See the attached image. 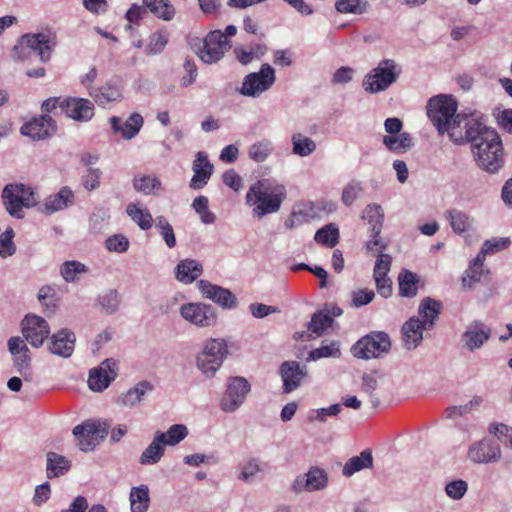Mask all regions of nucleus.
<instances>
[{
    "instance_id": "obj_1",
    "label": "nucleus",
    "mask_w": 512,
    "mask_h": 512,
    "mask_svg": "<svg viewBox=\"0 0 512 512\" xmlns=\"http://www.w3.org/2000/svg\"><path fill=\"white\" fill-rule=\"evenodd\" d=\"M471 144V151L478 164L484 171L497 173L504 164L503 146L498 133L486 125L483 115L471 118L466 124V132L462 140L456 144Z\"/></svg>"
},
{
    "instance_id": "obj_2",
    "label": "nucleus",
    "mask_w": 512,
    "mask_h": 512,
    "mask_svg": "<svg viewBox=\"0 0 512 512\" xmlns=\"http://www.w3.org/2000/svg\"><path fill=\"white\" fill-rule=\"evenodd\" d=\"M457 101L446 94L436 95L427 103V116L440 135L447 133L454 143L462 140L466 124L471 118H480L479 113L457 114Z\"/></svg>"
},
{
    "instance_id": "obj_3",
    "label": "nucleus",
    "mask_w": 512,
    "mask_h": 512,
    "mask_svg": "<svg viewBox=\"0 0 512 512\" xmlns=\"http://www.w3.org/2000/svg\"><path fill=\"white\" fill-rule=\"evenodd\" d=\"M286 188L283 184L270 179L254 183L246 194V202L253 206V215L259 219L279 211L286 199Z\"/></svg>"
},
{
    "instance_id": "obj_4",
    "label": "nucleus",
    "mask_w": 512,
    "mask_h": 512,
    "mask_svg": "<svg viewBox=\"0 0 512 512\" xmlns=\"http://www.w3.org/2000/svg\"><path fill=\"white\" fill-rule=\"evenodd\" d=\"M2 200L7 213L16 219L24 218V208L30 209L39 203L36 189L24 183L5 185L2 190Z\"/></svg>"
},
{
    "instance_id": "obj_5",
    "label": "nucleus",
    "mask_w": 512,
    "mask_h": 512,
    "mask_svg": "<svg viewBox=\"0 0 512 512\" xmlns=\"http://www.w3.org/2000/svg\"><path fill=\"white\" fill-rule=\"evenodd\" d=\"M401 74L402 67L394 59H382L365 74L362 88L369 94L384 92L398 81Z\"/></svg>"
},
{
    "instance_id": "obj_6",
    "label": "nucleus",
    "mask_w": 512,
    "mask_h": 512,
    "mask_svg": "<svg viewBox=\"0 0 512 512\" xmlns=\"http://www.w3.org/2000/svg\"><path fill=\"white\" fill-rule=\"evenodd\" d=\"M228 348L225 340L211 338L204 342L202 350L196 354L195 365L207 379H212L221 368Z\"/></svg>"
},
{
    "instance_id": "obj_7",
    "label": "nucleus",
    "mask_w": 512,
    "mask_h": 512,
    "mask_svg": "<svg viewBox=\"0 0 512 512\" xmlns=\"http://www.w3.org/2000/svg\"><path fill=\"white\" fill-rule=\"evenodd\" d=\"M57 44L56 34L51 30L22 35L14 47L19 58H26L25 50L36 53L43 63L49 62Z\"/></svg>"
},
{
    "instance_id": "obj_8",
    "label": "nucleus",
    "mask_w": 512,
    "mask_h": 512,
    "mask_svg": "<svg viewBox=\"0 0 512 512\" xmlns=\"http://www.w3.org/2000/svg\"><path fill=\"white\" fill-rule=\"evenodd\" d=\"M275 81L274 68L270 64L264 63L258 72H251L243 78L238 92L245 97L257 98L268 91Z\"/></svg>"
},
{
    "instance_id": "obj_9",
    "label": "nucleus",
    "mask_w": 512,
    "mask_h": 512,
    "mask_svg": "<svg viewBox=\"0 0 512 512\" xmlns=\"http://www.w3.org/2000/svg\"><path fill=\"white\" fill-rule=\"evenodd\" d=\"M391 340L385 332H372L359 339L352 347L351 353L359 359H373L388 353Z\"/></svg>"
},
{
    "instance_id": "obj_10",
    "label": "nucleus",
    "mask_w": 512,
    "mask_h": 512,
    "mask_svg": "<svg viewBox=\"0 0 512 512\" xmlns=\"http://www.w3.org/2000/svg\"><path fill=\"white\" fill-rule=\"evenodd\" d=\"M196 48V53L199 58L206 64H212L219 61L224 53L230 47V41L226 38L221 30L209 32L205 38L199 40V46Z\"/></svg>"
},
{
    "instance_id": "obj_11",
    "label": "nucleus",
    "mask_w": 512,
    "mask_h": 512,
    "mask_svg": "<svg viewBox=\"0 0 512 512\" xmlns=\"http://www.w3.org/2000/svg\"><path fill=\"white\" fill-rule=\"evenodd\" d=\"M106 423L87 420L73 428V435L82 451H92L107 436Z\"/></svg>"
},
{
    "instance_id": "obj_12",
    "label": "nucleus",
    "mask_w": 512,
    "mask_h": 512,
    "mask_svg": "<svg viewBox=\"0 0 512 512\" xmlns=\"http://www.w3.org/2000/svg\"><path fill=\"white\" fill-rule=\"evenodd\" d=\"M251 391V384L245 377H230L227 381L226 391L220 401L222 411L235 412L243 405L247 395Z\"/></svg>"
},
{
    "instance_id": "obj_13",
    "label": "nucleus",
    "mask_w": 512,
    "mask_h": 512,
    "mask_svg": "<svg viewBox=\"0 0 512 512\" xmlns=\"http://www.w3.org/2000/svg\"><path fill=\"white\" fill-rule=\"evenodd\" d=\"M179 313L188 323L200 327H212L217 323L215 309L202 302H187L180 306Z\"/></svg>"
},
{
    "instance_id": "obj_14",
    "label": "nucleus",
    "mask_w": 512,
    "mask_h": 512,
    "mask_svg": "<svg viewBox=\"0 0 512 512\" xmlns=\"http://www.w3.org/2000/svg\"><path fill=\"white\" fill-rule=\"evenodd\" d=\"M21 333L25 340L33 347L40 348L50 335V326L41 316L29 313L20 323Z\"/></svg>"
},
{
    "instance_id": "obj_15",
    "label": "nucleus",
    "mask_w": 512,
    "mask_h": 512,
    "mask_svg": "<svg viewBox=\"0 0 512 512\" xmlns=\"http://www.w3.org/2000/svg\"><path fill=\"white\" fill-rule=\"evenodd\" d=\"M328 482L326 470L318 466H311L306 473L296 476L291 484V490L296 494L317 492L324 490L328 486Z\"/></svg>"
},
{
    "instance_id": "obj_16",
    "label": "nucleus",
    "mask_w": 512,
    "mask_h": 512,
    "mask_svg": "<svg viewBox=\"0 0 512 512\" xmlns=\"http://www.w3.org/2000/svg\"><path fill=\"white\" fill-rule=\"evenodd\" d=\"M362 218L371 226V239L366 243L369 251H381L386 249V242L380 237L383 226L384 211L379 204H368L362 214Z\"/></svg>"
},
{
    "instance_id": "obj_17",
    "label": "nucleus",
    "mask_w": 512,
    "mask_h": 512,
    "mask_svg": "<svg viewBox=\"0 0 512 512\" xmlns=\"http://www.w3.org/2000/svg\"><path fill=\"white\" fill-rule=\"evenodd\" d=\"M500 445L489 438H483L469 446L467 457L477 464L496 463L501 458Z\"/></svg>"
},
{
    "instance_id": "obj_18",
    "label": "nucleus",
    "mask_w": 512,
    "mask_h": 512,
    "mask_svg": "<svg viewBox=\"0 0 512 512\" xmlns=\"http://www.w3.org/2000/svg\"><path fill=\"white\" fill-rule=\"evenodd\" d=\"M117 363L114 359L104 360L98 367L90 370L88 386L94 392L104 391L117 376Z\"/></svg>"
},
{
    "instance_id": "obj_19",
    "label": "nucleus",
    "mask_w": 512,
    "mask_h": 512,
    "mask_svg": "<svg viewBox=\"0 0 512 512\" xmlns=\"http://www.w3.org/2000/svg\"><path fill=\"white\" fill-rule=\"evenodd\" d=\"M56 128V122L49 115H40L24 123L20 133L33 141H39L54 135Z\"/></svg>"
},
{
    "instance_id": "obj_20",
    "label": "nucleus",
    "mask_w": 512,
    "mask_h": 512,
    "mask_svg": "<svg viewBox=\"0 0 512 512\" xmlns=\"http://www.w3.org/2000/svg\"><path fill=\"white\" fill-rule=\"evenodd\" d=\"M491 329L480 320H474L461 335V343L464 349L474 352L480 349L490 338Z\"/></svg>"
},
{
    "instance_id": "obj_21",
    "label": "nucleus",
    "mask_w": 512,
    "mask_h": 512,
    "mask_svg": "<svg viewBox=\"0 0 512 512\" xmlns=\"http://www.w3.org/2000/svg\"><path fill=\"white\" fill-rule=\"evenodd\" d=\"M60 109L67 117L78 122H87L94 116V104L85 98L64 99L60 104Z\"/></svg>"
},
{
    "instance_id": "obj_22",
    "label": "nucleus",
    "mask_w": 512,
    "mask_h": 512,
    "mask_svg": "<svg viewBox=\"0 0 512 512\" xmlns=\"http://www.w3.org/2000/svg\"><path fill=\"white\" fill-rule=\"evenodd\" d=\"M76 336L69 329H61L48 337L47 350L58 357L67 359L74 352Z\"/></svg>"
},
{
    "instance_id": "obj_23",
    "label": "nucleus",
    "mask_w": 512,
    "mask_h": 512,
    "mask_svg": "<svg viewBox=\"0 0 512 512\" xmlns=\"http://www.w3.org/2000/svg\"><path fill=\"white\" fill-rule=\"evenodd\" d=\"M197 286L204 297L212 300L220 307L233 309L237 306V299L230 290L212 284L207 280H199Z\"/></svg>"
},
{
    "instance_id": "obj_24",
    "label": "nucleus",
    "mask_w": 512,
    "mask_h": 512,
    "mask_svg": "<svg viewBox=\"0 0 512 512\" xmlns=\"http://www.w3.org/2000/svg\"><path fill=\"white\" fill-rule=\"evenodd\" d=\"M109 124L114 134H120L124 140H131L140 132L144 119L141 114L134 112L125 121L118 116H112L109 118Z\"/></svg>"
},
{
    "instance_id": "obj_25",
    "label": "nucleus",
    "mask_w": 512,
    "mask_h": 512,
    "mask_svg": "<svg viewBox=\"0 0 512 512\" xmlns=\"http://www.w3.org/2000/svg\"><path fill=\"white\" fill-rule=\"evenodd\" d=\"M279 373L283 381V392L291 393L306 378L307 368L301 366L297 361H285L281 364Z\"/></svg>"
},
{
    "instance_id": "obj_26",
    "label": "nucleus",
    "mask_w": 512,
    "mask_h": 512,
    "mask_svg": "<svg viewBox=\"0 0 512 512\" xmlns=\"http://www.w3.org/2000/svg\"><path fill=\"white\" fill-rule=\"evenodd\" d=\"M213 170L214 166L208 160L207 154L203 151L197 152L192 164L193 176L189 183L190 188L202 189L208 183Z\"/></svg>"
},
{
    "instance_id": "obj_27",
    "label": "nucleus",
    "mask_w": 512,
    "mask_h": 512,
    "mask_svg": "<svg viewBox=\"0 0 512 512\" xmlns=\"http://www.w3.org/2000/svg\"><path fill=\"white\" fill-rule=\"evenodd\" d=\"M74 199L75 195L71 188L64 186L57 193L44 199L40 211L46 215L54 214L71 206Z\"/></svg>"
},
{
    "instance_id": "obj_28",
    "label": "nucleus",
    "mask_w": 512,
    "mask_h": 512,
    "mask_svg": "<svg viewBox=\"0 0 512 512\" xmlns=\"http://www.w3.org/2000/svg\"><path fill=\"white\" fill-rule=\"evenodd\" d=\"M89 95L102 107L122 99V90L117 80H110L101 87L91 88Z\"/></svg>"
},
{
    "instance_id": "obj_29",
    "label": "nucleus",
    "mask_w": 512,
    "mask_h": 512,
    "mask_svg": "<svg viewBox=\"0 0 512 512\" xmlns=\"http://www.w3.org/2000/svg\"><path fill=\"white\" fill-rule=\"evenodd\" d=\"M428 330L425 324H422L419 317H411L402 327V337L404 346L408 350L415 349L423 339V331Z\"/></svg>"
},
{
    "instance_id": "obj_30",
    "label": "nucleus",
    "mask_w": 512,
    "mask_h": 512,
    "mask_svg": "<svg viewBox=\"0 0 512 512\" xmlns=\"http://www.w3.org/2000/svg\"><path fill=\"white\" fill-rule=\"evenodd\" d=\"M153 385L149 381H140L135 386L122 393L118 397V404L125 407H135L138 405L144 397L152 392Z\"/></svg>"
},
{
    "instance_id": "obj_31",
    "label": "nucleus",
    "mask_w": 512,
    "mask_h": 512,
    "mask_svg": "<svg viewBox=\"0 0 512 512\" xmlns=\"http://www.w3.org/2000/svg\"><path fill=\"white\" fill-rule=\"evenodd\" d=\"M202 272V265L194 259L181 260L175 267L176 279L184 284L192 283Z\"/></svg>"
},
{
    "instance_id": "obj_32",
    "label": "nucleus",
    "mask_w": 512,
    "mask_h": 512,
    "mask_svg": "<svg viewBox=\"0 0 512 512\" xmlns=\"http://www.w3.org/2000/svg\"><path fill=\"white\" fill-rule=\"evenodd\" d=\"M442 305L430 297L424 298L418 308L419 318L427 329H432L441 312Z\"/></svg>"
},
{
    "instance_id": "obj_33",
    "label": "nucleus",
    "mask_w": 512,
    "mask_h": 512,
    "mask_svg": "<svg viewBox=\"0 0 512 512\" xmlns=\"http://www.w3.org/2000/svg\"><path fill=\"white\" fill-rule=\"evenodd\" d=\"M131 512H147L150 505V490L145 484L132 487L129 494Z\"/></svg>"
},
{
    "instance_id": "obj_34",
    "label": "nucleus",
    "mask_w": 512,
    "mask_h": 512,
    "mask_svg": "<svg viewBox=\"0 0 512 512\" xmlns=\"http://www.w3.org/2000/svg\"><path fill=\"white\" fill-rule=\"evenodd\" d=\"M373 466V456L369 449L363 450L360 455L353 456L345 463L342 474L351 477L355 473Z\"/></svg>"
},
{
    "instance_id": "obj_35",
    "label": "nucleus",
    "mask_w": 512,
    "mask_h": 512,
    "mask_svg": "<svg viewBox=\"0 0 512 512\" xmlns=\"http://www.w3.org/2000/svg\"><path fill=\"white\" fill-rule=\"evenodd\" d=\"M235 58L242 64L248 65L254 60L260 59L267 52V46L264 43H254L249 47L238 46L234 48Z\"/></svg>"
},
{
    "instance_id": "obj_36",
    "label": "nucleus",
    "mask_w": 512,
    "mask_h": 512,
    "mask_svg": "<svg viewBox=\"0 0 512 512\" xmlns=\"http://www.w3.org/2000/svg\"><path fill=\"white\" fill-rule=\"evenodd\" d=\"M445 218L449 221L452 230L456 234H463L468 231L473 223L472 218L464 211L449 209L445 212Z\"/></svg>"
},
{
    "instance_id": "obj_37",
    "label": "nucleus",
    "mask_w": 512,
    "mask_h": 512,
    "mask_svg": "<svg viewBox=\"0 0 512 512\" xmlns=\"http://www.w3.org/2000/svg\"><path fill=\"white\" fill-rule=\"evenodd\" d=\"M188 434L187 427L182 424H174L166 432L157 431L155 436L165 447L175 446L180 443Z\"/></svg>"
},
{
    "instance_id": "obj_38",
    "label": "nucleus",
    "mask_w": 512,
    "mask_h": 512,
    "mask_svg": "<svg viewBox=\"0 0 512 512\" xmlns=\"http://www.w3.org/2000/svg\"><path fill=\"white\" fill-rule=\"evenodd\" d=\"M383 144L391 152L400 154L409 150L413 145V141L409 133L403 132L397 135L384 136Z\"/></svg>"
},
{
    "instance_id": "obj_39",
    "label": "nucleus",
    "mask_w": 512,
    "mask_h": 512,
    "mask_svg": "<svg viewBox=\"0 0 512 512\" xmlns=\"http://www.w3.org/2000/svg\"><path fill=\"white\" fill-rule=\"evenodd\" d=\"M70 461L57 453L49 452L47 454V477L54 478L63 475L70 469Z\"/></svg>"
},
{
    "instance_id": "obj_40",
    "label": "nucleus",
    "mask_w": 512,
    "mask_h": 512,
    "mask_svg": "<svg viewBox=\"0 0 512 512\" xmlns=\"http://www.w3.org/2000/svg\"><path fill=\"white\" fill-rule=\"evenodd\" d=\"M143 5L153 15L165 21L171 20L175 15L174 6L169 0H143Z\"/></svg>"
},
{
    "instance_id": "obj_41",
    "label": "nucleus",
    "mask_w": 512,
    "mask_h": 512,
    "mask_svg": "<svg viewBox=\"0 0 512 512\" xmlns=\"http://www.w3.org/2000/svg\"><path fill=\"white\" fill-rule=\"evenodd\" d=\"M334 7L341 14L363 15L371 5L368 0H336Z\"/></svg>"
},
{
    "instance_id": "obj_42",
    "label": "nucleus",
    "mask_w": 512,
    "mask_h": 512,
    "mask_svg": "<svg viewBox=\"0 0 512 512\" xmlns=\"http://www.w3.org/2000/svg\"><path fill=\"white\" fill-rule=\"evenodd\" d=\"M165 447L154 435L152 442L144 449L139 457V463L142 465H155L163 457Z\"/></svg>"
},
{
    "instance_id": "obj_43",
    "label": "nucleus",
    "mask_w": 512,
    "mask_h": 512,
    "mask_svg": "<svg viewBox=\"0 0 512 512\" xmlns=\"http://www.w3.org/2000/svg\"><path fill=\"white\" fill-rule=\"evenodd\" d=\"M126 212L128 216L142 229L148 230L152 227L153 218L146 208H141L135 203L127 205Z\"/></svg>"
},
{
    "instance_id": "obj_44",
    "label": "nucleus",
    "mask_w": 512,
    "mask_h": 512,
    "mask_svg": "<svg viewBox=\"0 0 512 512\" xmlns=\"http://www.w3.org/2000/svg\"><path fill=\"white\" fill-rule=\"evenodd\" d=\"M292 152L300 157L311 155L316 150V143L311 138L301 133H295L291 137Z\"/></svg>"
},
{
    "instance_id": "obj_45",
    "label": "nucleus",
    "mask_w": 512,
    "mask_h": 512,
    "mask_svg": "<svg viewBox=\"0 0 512 512\" xmlns=\"http://www.w3.org/2000/svg\"><path fill=\"white\" fill-rule=\"evenodd\" d=\"M273 152V143L269 139H261L248 148L249 157L257 162H265Z\"/></svg>"
},
{
    "instance_id": "obj_46",
    "label": "nucleus",
    "mask_w": 512,
    "mask_h": 512,
    "mask_svg": "<svg viewBox=\"0 0 512 512\" xmlns=\"http://www.w3.org/2000/svg\"><path fill=\"white\" fill-rule=\"evenodd\" d=\"M89 271L88 267L76 260L65 261L60 267V274L66 282H75L79 276Z\"/></svg>"
},
{
    "instance_id": "obj_47",
    "label": "nucleus",
    "mask_w": 512,
    "mask_h": 512,
    "mask_svg": "<svg viewBox=\"0 0 512 512\" xmlns=\"http://www.w3.org/2000/svg\"><path fill=\"white\" fill-rule=\"evenodd\" d=\"M134 188L145 195H150L162 189L161 181L154 175H141L134 178Z\"/></svg>"
},
{
    "instance_id": "obj_48",
    "label": "nucleus",
    "mask_w": 512,
    "mask_h": 512,
    "mask_svg": "<svg viewBox=\"0 0 512 512\" xmlns=\"http://www.w3.org/2000/svg\"><path fill=\"white\" fill-rule=\"evenodd\" d=\"M12 364L15 370L23 377L25 381H31L33 378L32 372V357L31 351L25 354H16L12 356Z\"/></svg>"
},
{
    "instance_id": "obj_49",
    "label": "nucleus",
    "mask_w": 512,
    "mask_h": 512,
    "mask_svg": "<svg viewBox=\"0 0 512 512\" xmlns=\"http://www.w3.org/2000/svg\"><path fill=\"white\" fill-rule=\"evenodd\" d=\"M399 294L402 297H414L417 294V276L416 274L403 270L398 277Z\"/></svg>"
},
{
    "instance_id": "obj_50",
    "label": "nucleus",
    "mask_w": 512,
    "mask_h": 512,
    "mask_svg": "<svg viewBox=\"0 0 512 512\" xmlns=\"http://www.w3.org/2000/svg\"><path fill=\"white\" fill-rule=\"evenodd\" d=\"M332 322L333 319L328 312L317 311L312 315L307 328L315 335L320 336L328 327L331 326Z\"/></svg>"
},
{
    "instance_id": "obj_51",
    "label": "nucleus",
    "mask_w": 512,
    "mask_h": 512,
    "mask_svg": "<svg viewBox=\"0 0 512 512\" xmlns=\"http://www.w3.org/2000/svg\"><path fill=\"white\" fill-rule=\"evenodd\" d=\"M341 355L340 346L337 341H332L329 344L321 345L320 347L310 351L307 360L317 361L321 358H339Z\"/></svg>"
},
{
    "instance_id": "obj_52",
    "label": "nucleus",
    "mask_w": 512,
    "mask_h": 512,
    "mask_svg": "<svg viewBox=\"0 0 512 512\" xmlns=\"http://www.w3.org/2000/svg\"><path fill=\"white\" fill-rule=\"evenodd\" d=\"M238 478L244 482H251L258 473L264 470L262 463L256 458H250L239 465Z\"/></svg>"
},
{
    "instance_id": "obj_53",
    "label": "nucleus",
    "mask_w": 512,
    "mask_h": 512,
    "mask_svg": "<svg viewBox=\"0 0 512 512\" xmlns=\"http://www.w3.org/2000/svg\"><path fill=\"white\" fill-rule=\"evenodd\" d=\"M339 238L338 228L333 224H328L323 228L317 230L314 236V240L327 247H334Z\"/></svg>"
},
{
    "instance_id": "obj_54",
    "label": "nucleus",
    "mask_w": 512,
    "mask_h": 512,
    "mask_svg": "<svg viewBox=\"0 0 512 512\" xmlns=\"http://www.w3.org/2000/svg\"><path fill=\"white\" fill-rule=\"evenodd\" d=\"M155 227L158 229L166 246L170 249L174 248L177 241L173 227L168 220L164 216H158L155 220Z\"/></svg>"
},
{
    "instance_id": "obj_55",
    "label": "nucleus",
    "mask_w": 512,
    "mask_h": 512,
    "mask_svg": "<svg viewBox=\"0 0 512 512\" xmlns=\"http://www.w3.org/2000/svg\"><path fill=\"white\" fill-rule=\"evenodd\" d=\"M208 203L206 196H198L193 200L192 207L204 224H213L216 221V216L209 210Z\"/></svg>"
},
{
    "instance_id": "obj_56",
    "label": "nucleus",
    "mask_w": 512,
    "mask_h": 512,
    "mask_svg": "<svg viewBox=\"0 0 512 512\" xmlns=\"http://www.w3.org/2000/svg\"><path fill=\"white\" fill-rule=\"evenodd\" d=\"M167 43V33L164 31H157L150 36L149 42L145 47V53L147 55H157L164 50Z\"/></svg>"
},
{
    "instance_id": "obj_57",
    "label": "nucleus",
    "mask_w": 512,
    "mask_h": 512,
    "mask_svg": "<svg viewBox=\"0 0 512 512\" xmlns=\"http://www.w3.org/2000/svg\"><path fill=\"white\" fill-rule=\"evenodd\" d=\"M488 432L494 435L498 440L505 441L512 449V426L500 422H493L489 424Z\"/></svg>"
},
{
    "instance_id": "obj_58",
    "label": "nucleus",
    "mask_w": 512,
    "mask_h": 512,
    "mask_svg": "<svg viewBox=\"0 0 512 512\" xmlns=\"http://www.w3.org/2000/svg\"><path fill=\"white\" fill-rule=\"evenodd\" d=\"M468 491V483L465 480L457 479L445 485L446 495L453 500H460Z\"/></svg>"
},
{
    "instance_id": "obj_59",
    "label": "nucleus",
    "mask_w": 512,
    "mask_h": 512,
    "mask_svg": "<svg viewBox=\"0 0 512 512\" xmlns=\"http://www.w3.org/2000/svg\"><path fill=\"white\" fill-rule=\"evenodd\" d=\"M14 231L8 228L0 235V257L7 258L16 252V246L13 242Z\"/></svg>"
},
{
    "instance_id": "obj_60",
    "label": "nucleus",
    "mask_w": 512,
    "mask_h": 512,
    "mask_svg": "<svg viewBox=\"0 0 512 512\" xmlns=\"http://www.w3.org/2000/svg\"><path fill=\"white\" fill-rule=\"evenodd\" d=\"M119 303V296L116 290H109L99 296V304L107 314L116 312Z\"/></svg>"
},
{
    "instance_id": "obj_61",
    "label": "nucleus",
    "mask_w": 512,
    "mask_h": 512,
    "mask_svg": "<svg viewBox=\"0 0 512 512\" xmlns=\"http://www.w3.org/2000/svg\"><path fill=\"white\" fill-rule=\"evenodd\" d=\"M363 188L359 181H350L342 191V201L346 206H351L361 194Z\"/></svg>"
},
{
    "instance_id": "obj_62",
    "label": "nucleus",
    "mask_w": 512,
    "mask_h": 512,
    "mask_svg": "<svg viewBox=\"0 0 512 512\" xmlns=\"http://www.w3.org/2000/svg\"><path fill=\"white\" fill-rule=\"evenodd\" d=\"M105 247L110 252L125 253L129 248V240L123 234H114L106 239Z\"/></svg>"
},
{
    "instance_id": "obj_63",
    "label": "nucleus",
    "mask_w": 512,
    "mask_h": 512,
    "mask_svg": "<svg viewBox=\"0 0 512 512\" xmlns=\"http://www.w3.org/2000/svg\"><path fill=\"white\" fill-rule=\"evenodd\" d=\"M101 170L99 168L89 167L82 175V184L88 191L97 189L100 185Z\"/></svg>"
},
{
    "instance_id": "obj_64",
    "label": "nucleus",
    "mask_w": 512,
    "mask_h": 512,
    "mask_svg": "<svg viewBox=\"0 0 512 512\" xmlns=\"http://www.w3.org/2000/svg\"><path fill=\"white\" fill-rule=\"evenodd\" d=\"M511 241L508 237L492 238L484 241L482 248L489 255L495 254L509 247Z\"/></svg>"
}]
</instances>
